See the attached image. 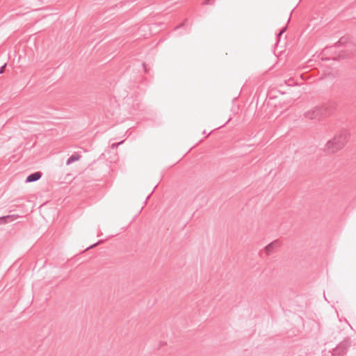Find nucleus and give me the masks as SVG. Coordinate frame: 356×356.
Returning a JSON list of instances; mask_svg holds the SVG:
<instances>
[{"instance_id": "12", "label": "nucleus", "mask_w": 356, "mask_h": 356, "mask_svg": "<svg viewBox=\"0 0 356 356\" xmlns=\"http://www.w3.org/2000/svg\"><path fill=\"white\" fill-rule=\"evenodd\" d=\"M6 63H5L4 65H3L1 67H0V74H3L5 71V69H6Z\"/></svg>"}, {"instance_id": "6", "label": "nucleus", "mask_w": 356, "mask_h": 356, "mask_svg": "<svg viewBox=\"0 0 356 356\" xmlns=\"http://www.w3.org/2000/svg\"><path fill=\"white\" fill-rule=\"evenodd\" d=\"M81 158V156L78 153H74L72 156H70L67 161L66 165H68L75 161H79Z\"/></svg>"}, {"instance_id": "11", "label": "nucleus", "mask_w": 356, "mask_h": 356, "mask_svg": "<svg viewBox=\"0 0 356 356\" xmlns=\"http://www.w3.org/2000/svg\"><path fill=\"white\" fill-rule=\"evenodd\" d=\"M102 242V241H99L98 242L91 245L90 246H89L88 248H86V250H88V249H90V248H92L94 247H95L96 245H97L98 244H99L100 243Z\"/></svg>"}, {"instance_id": "15", "label": "nucleus", "mask_w": 356, "mask_h": 356, "mask_svg": "<svg viewBox=\"0 0 356 356\" xmlns=\"http://www.w3.org/2000/svg\"><path fill=\"white\" fill-rule=\"evenodd\" d=\"M143 67H144V70H145V72H147V70L146 65H145V63H143Z\"/></svg>"}, {"instance_id": "13", "label": "nucleus", "mask_w": 356, "mask_h": 356, "mask_svg": "<svg viewBox=\"0 0 356 356\" xmlns=\"http://www.w3.org/2000/svg\"><path fill=\"white\" fill-rule=\"evenodd\" d=\"M343 38H341L338 42H337L335 44H334V46L335 47H339V44L341 43V41Z\"/></svg>"}, {"instance_id": "10", "label": "nucleus", "mask_w": 356, "mask_h": 356, "mask_svg": "<svg viewBox=\"0 0 356 356\" xmlns=\"http://www.w3.org/2000/svg\"><path fill=\"white\" fill-rule=\"evenodd\" d=\"M124 143V140H122V141H121V142H120V143H113V144H112V145H111V147L112 149H113V148H115V147H118V145H121V144H122V143Z\"/></svg>"}, {"instance_id": "8", "label": "nucleus", "mask_w": 356, "mask_h": 356, "mask_svg": "<svg viewBox=\"0 0 356 356\" xmlns=\"http://www.w3.org/2000/svg\"><path fill=\"white\" fill-rule=\"evenodd\" d=\"M287 29V26H284V28H282L280 31L279 32V33L277 34V37H280Z\"/></svg>"}, {"instance_id": "16", "label": "nucleus", "mask_w": 356, "mask_h": 356, "mask_svg": "<svg viewBox=\"0 0 356 356\" xmlns=\"http://www.w3.org/2000/svg\"><path fill=\"white\" fill-rule=\"evenodd\" d=\"M183 25H184V24H180V25L177 26L176 27V29H179V28H180L181 26H182Z\"/></svg>"}, {"instance_id": "5", "label": "nucleus", "mask_w": 356, "mask_h": 356, "mask_svg": "<svg viewBox=\"0 0 356 356\" xmlns=\"http://www.w3.org/2000/svg\"><path fill=\"white\" fill-rule=\"evenodd\" d=\"M17 216L15 215H7L0 217V225H4L8 222H12L14 219H16Z\"/></svg>"}, {"instance_id": "7", "label": "nucleus", "mask_w": 356, "mask_h": 356, "mask_svg": "<svg viewBox=\"0 0 356 356\" xmlns=\"http://www.w3.org/2000/svg\"><path fill=\"white\" fill-rule=\"evenodd\" d=\"M276 246V241L270 243L265 247V250L267 254H270L275 249Z\"/></svg>"}, {"instance_id": "14", "label": "nucleus", "mask_w": 356, "mask_h": 356, "mask_svg": "<svg viewBox=\"0 0 356 356\" xmlns=\"http://www.w3.org/2000/svg\"><path fill=\"white\" fill-rule=\"evenodd\" d=\"M153 193V191L146 197L145 202H144V204H147V202L148 200V199L149 198L151 194Z\"/></svg>"}, {"instance_id": "9", "label": "nucleus", "mask_w": 356, "mask_h": 356, "mask_svg": "<svg viewBox=\"0 0 356 356\" xmlns=\"http://www.w3.org/2000/svg\"><path fill=\"white\" fill-rule=\"evenodd\" d=\"M215 0H204V1L202 3L203 5H209L211 4L214 2Z\"/></svg>"}, {"instance_id": "3", "label": "nucleus", "mask_w": 356, "mask_h": 356, "mask_svg": "<svg viewBox=\"0 0 356 356\" xmlns=\"http://www.w3.org/2000/svg\"><path fill=\"white\" fill-rule=\"evenodd\" d=\"M350 346L349 340H344L341 342L333 350V355H343L346 353L348 348Z\"/></svg>"}, {"instance_id": "4", "label": "nucleus", "mask_w": 356, "mask_h": 356, "mask_svg": "<svg viewBox=\"0 0 356 356\" xmlns=\"http://www.w3.org/2000/svg\"><path fill=\"white\" fill-rule=\"evenodd\" d=\"M42 173L41 172H35L33 173L30 174L26 178V182L30 183L39 180L42 177Z\"/></svg>"}, {"instance_id": "2", "label": "nucleus", "mask_w": 356, "mask_h": 356, "mask_svg": "<svg viewBox=\"0 0 356 356\" xmlns=\"http://www.w3.org/2000/svg\"><path fill=\"white\" fill-rule=\"evenodd\" d=\"M328 112L323 106H316L305 113L306 118L309 120H319L322 116L327 115Z\"/></svg>"}, {"instance_id": "1", "label": "nucleus", "mask_w": 356, "mask_h": 356, "mask_svg": "<svg viewBox=\"0 0 356 356\" xmlns=\"http://www.w3.org/2000/svg\"><path fill=\"white\" fill-rule=\"evenodd\" d=\"M348 138L349 134L346 131H343L327 142L325 151L328 154H333L339 151L344 147Z\"/></svg>"}]
</instances>
